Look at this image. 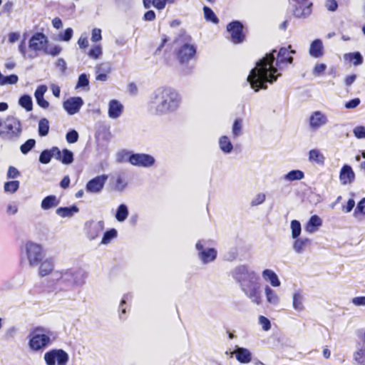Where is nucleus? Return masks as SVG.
Instances as JSON below:
<instances>
[{
    "label": "nucleus",
    "mask_w": 365,
    "mask_h": 365,
    "mask_svg": "<svg viewBox=\"0 0 365 365\" xmlns=\"http://www.w3.org/2000/svg\"><path fill=\"white\" fill-rule=\"evenodd\" d=\"M296 51L288 47H282L278 51L273 49L256 62L247 78V83L255 92L266 90L267 83L272 84L281 76V72L293 62L292 55Z\"/></svg>",
    "instance_id": "f257e3e1"
},
{
    "label": "nucleus",
    "mask_w": 365,
    "mask_h": 365,
    "mask_svg": "<svg viewBox=\"0 0 365 365\" xmlns=\"http://www.w3.org/2000/svg\"><path fill=\"white\" fill-rule=\"evenodd\" d=\"M180 103L181 97L175 89L159 87L150 94L148 109L153 115H163L176 111Z\"/></svg>",
    "instance_id": "f03ea898"
},
{
    "label": "nucleus",
    "mask_w": 365,
    "mask_h": 365,
    "mask_svg": "<svg viewBox=\"0 0 365 365\" xmlns=\"http://www.w3.org/2000/svg\"><path fill=\"white\" fill-rule=\"evenodd\" d=\"M232 276L252 302L257 305L262 304L260 278L254 270L250 269L247 265H240L234 269Z\"/></svg>",
    "instance_id": "7ed1b4c3"
},
{
    "label": "nucleus",
    "mask_w": 365,
    "mask_h": 365,
    "mask_svg": "<svg viewBox=\"0 0 365 365\" xmlns=\"http://www.w3.org/2000/svg\"><path fill=\"white\" fill-rule=\"evenodd\" d=\"M56 280L53 291L69 290L73 287L83 286L87 278L86 272L81 268L72 267L61 272H56L52 275Z\"/></svg>",
    "instance_id": "20e7f679"
},
{
    "label": "nucleus",
    "mask_w": 365,
    "mask_h": 365,
    "mask_svg": "<svg viewBox=\"0 0 365 365\" xmlns=\"http://www.w3.org/2000/svg\"><path fill=\"white\" fill-rule=\"evenodd\" d=\"M23 132L21 121L12 115L0 118V139L5 142H17Z\"/></svg>",
    "instance_id": "39448f33"
},
{
    "label": "nucleus",
    "mask_w": 365,
    "mask_h": 365,
    "mask_svg": "<svg viewBox=\"0 0 365 365\" xmlns=\"http://www.w3.org/2000/svg\"><path fill=\"white\" fill-rule=\"evenodd\" d=\"M53 332L42 327H36L29 335V346L34 351L46 349L51 342Z\"/></svg>",
    "instance_id": "423d86ee"
},
{
    "label": "nucleus",
    "mask_w": 365,
    "mask_h": 365,
    "mask_svg": "<svg viewBox=\"0 0 365 365\" xmlns=\"http://www.w3.org/2000/svg\"><path fill=\"white\" fill-rule=\"evenodd\" d=\"M211 240H200L195 244L197 257L203 264L214 262L217 256V251L213 247H207L213 244Z\"/></svg>",
    "instance_id": "0eeeda50"
},
{
    "label": "nucleus",
    "mask_w": 365,
    "mask_h": 365,
    "mask_svg": "<svg viewBox=\"0 0 365 365\" xmlns=\"http://www.w3.org/2000/svg\"><path fill=\"white\" fill-rule=\"evenodd\" d=\"M44 254L42 247L34 242H29L26 244L24 251L21 253V262L26 257L31 267L37 266L43 259Z\"/></svg>",
    "instance_id": "6e6552de"
},
{
    "label": "nucleus",
    "mask_w": 365,
    "mask_h": 365,
    "mask_svg": "<svg viewBox=\"0 0 365 365\" xmlns=\"http://www.w3.org/2000/svg\"><path fill=\"white\" fill-rule=\"evenodd\" d=\"M44 359L47 365H56V363L58 365H66L69 360V356L61 349H52L44 354Z\"/></svg>",
    "instance_id": "1a4fd4ad"
},
{
    "label": "nucleus",
    "mask_w": 365,
    "mask_h": 365,
    "mask_svg": "<svg viewBox=\"0 0 365 365\" xmlns=\"http://www.w3.org/2000/svg\"><path fill=\"white\" fill-rule=\"evenodd\" d=\"M197 53L195 44L184 43L175 51L177 59L181 64L187 63L193 59Z\"/></svg>",
    "instance_id": "9d476101"
},
{
    "label": "nucleus",
    "mask_w": 365,
    "mask_h": 365,
    "mask_svg": "<svg viewBox=\"0 0 365 365\" xmlns=\"http://www.w3.org/2000/svg\"><path fill=\"white\" fill-rule=\"evenodd\" d=\"M243 24L241 21L235 20L227 25V31L230 34L231 41L235 44L242 43L245 39L243 33Z\"/></svg>",
    "instance_id": "9b49d317"
},
{
    "label": "nucleus",
    "mask_w": 365,
    "mask_h": 365,
    "mask_svg": "<svg viewBox=\"0 0 365 365\" xmlns=\"http://www.w3.org/2000/svg\"><path fill=\"white\" fill-rule=\"evenodd\" d=\"M48 40L47 36L42 32H36L31 36L29 41V48L34 53L43 51L46 48Z\"/></svg>",
    "instance_id": "f8f14e48"
},
{
    "label": "nucleus",
    "mask_w": 365,
    "mask_h": 365,
    "mask_svg": "<svg viewBox=\"0 0 365 365\" xmlns=\"http://www.w3.org/2000/svg\"><path fill=\"white\" fill-rule=\"evenodd\" d=\"M128 162L135 166L149 168L155 164V160L149 154L132 153L128 158Z\"/></svg>",
    "instance_id": "ddd939ff"
},
{
    "label": "nucleus",
    "mask_w": 365,
    "mask_h": 365,
    "mask_svg": "<svg viewBox=\"0 0 365 365\" xmlns=\"http://www.w3.org/2000/svg\"><path fill=\"white\" fill-rule=\"evenodd\" d=\"M295 2L293 15L296 18H306L312 13V3L309 0H293Z\"/></svg>",
    "instance_id": "4468645a"
},
{
    "label": "nucleus",
    "mask_w": 365,
    "mask_h": 365,
    "mask_svg": "<svg viewBox=\"0 0 365 365\" xmlns=\"http://www.w3.org/2000/svg\"><path fill=\"white\" fill-rule=\"evenodd\" d=\"M108 180V175L103 174L91 179L86 185V190L90 193H100Z\"/></svg>",
    "instance_id": "2eb2a0df"
},
{
    "label": "nucleus",
    "mask_w": 365,
    "mask_h": 365,
    "mask_svg": "<svg viewBox=\"0 0 365 365\" xmlns=\"http://www.w3.org/2000/svg\"><path fill=\"white\" fill-rule=\"evenodd\" d=\"M328 123L327 116L320 110H316L311 113L309 118V125L312 130H318Z\"/></svg>",
    "instance_id": "dca6fc26"
},
{
    "label": "nucleus",
    "mask_w": 365,
    "mask_h": 365,
    "mask_svg": "<svg viewBox=\"0 0 365 365\" xmlns=\"http://www.w3.org/2000/svg\"><path fill=\"white\" fill-rule=\"evenodd\" d=\"M85 227L87 237L90 240H93L96 239L104 230V222L103 220L98 222L91 220L86 222Z\"/></svg>",
    "instance_id": "f3484780"
},
{
    "label": "nucleus",
    "mask_w": 365,
    "mask_h": 365,
    "mask_svg": "<svg viewBox=\"0 0 365 365\" xmlns=\"http://www.w3.org/2000/svg\"><path fill=\"white\" fill-rule=\"evenodd\" d=\"M84 102L81 97H71L63 103V108L68 115L77 113L83 106Z\"/></svg>",
    "instance_id": "a211bd4d"
},
{
    "label": "nucleus",
    "mask_w": 365,
    "mask_h": 365,
    "mask_svg": "<svg viewBox=\"0 0 365 365\" xmlns=\"http://www.w3.org/2000/svg\"><path fill=\"white\" fill-rule=\"evenodd\" d=\"M133 294L131 293H125L123 294L118 307V317L122 322L127 319V314L130 312V305L128 302H131Z\"/></svg>",
    "instance_id": "6ab92c4d"
},
{
    "label": "nucleus",
    "mask_w": 365,
    "mask_h": 365,
    "mask_svg": "<svg viewBox=\"0 0 365 365\" xmlns=\"http://www.w3.org/2000/svg\"><path fill=\"white\" fill-rule=\"evenodd\" d=\"M339 180L344 185L351 184L354 181L355 173L349 165L345 164L342 166L339 173Z\"/></svg>",
    "instance_id": "aec40b11"
},
{
    "label": "nucleus",
    "mask_w": 365,
    "mask_h": 365,
    "mask_svg": "<svg viewBox=\"0 0 365 365\" xmlns=\"http://www.w3.org/2000/svg\"><path fill=\"white\" fill-rule=\"evenodd\" d=\"M232 354L241 364H248L252 361V354L247 348L236 346Z\"/></svg>",
    "instance_id": "412c9836"
},
{
    "label": "nucleus",
    "mask_w": 365,
    "mask_h": 365,
    "mask_svg": "<svg viewBox=\"0 0 365 365\" xmlns=\"http://www.w3.org/2000/svg\"><path fill=\"white\" fill-rule=\"evenodd\" d=\"M47 91V86L46 85H40L37 87L34 92V97L36 101V103L38 106L42 108H48L49 106V103L46 101L43 96L45 93Z\"/></svg>",
    "instance_id": "4be33fe9"
},
{
    "label": "nucleus",
    "mask_w": 365,
    "mask_h": 365,
    "mask_svg": "<svg viewBox=\"0 0 365 365\" xmlns=\"http://www.w3.org/2000/svg\"><path fill=\"white\" fill-rule=\"evenodd\" d=\"M123 105L115 99L110 101L108 103V116L112 119H116L120 116L123 113Z\"/></svg>",
    "instance_id": "5701e85b"
},
{
    "label": "nucleus",
    "mask_w": 365,
    "mask_h": 365,
    "mask_svg": "<svg viewBox=\"0 0 365 365\" xmlns=\"http://www.w3.org/2000/svg\"><path fill=\"white\" fill-rule=\"evenodd\" d=\"M322 220L318 215H312L304 226V230L308 233H314L322 226Z\"/></svg>",
    "instance_id": "b1692460"
},
{
    "label": "nucleus",
    "mask_w": 365,
    "mask_h": 365,
    "mask_svg": "<svg viewBox=\"0 0 365 365\" xmlns=\"http://www.w3.org/2000/svg\"><path fill=\"white\" fill-rule=\"evenodd\" d=\"M309 54L314 58H319L324 54V46L321 39L314 40L310 45Z\"/></svg>",
    "instance_id": "393cba45"
},
{
    "label": "nucleus",
    "mask_w": 365,
    "mask_h": 365,
    "mask_svg": "<svg viewBox=\"0 0 365 365\" xmlns=\"http://www.w3.org/2000/svg\"><path fill=\"white\" fill-rule=\"evenodd\" d=\"M128 185V182L123 173H118L115 178L113 189L116 192H123Z\"/></svg>",
    "instance_id": "a878e982"
},
{
    "label": "nucleus",
    "mask_w": 365,
    "mask_h": 365,
    "mask_svg": "<svg viewBox=\"0 0 365 365\" xmlns=\"http://www.w3.org/2000/svg\"><path fill=\"white\" fill-rule=\"evenodd\" d=\"M262 275L263 279L267 282H269L272 287H277L280 286L281 282L279 277L273 270L266 269L263 270Z\"/></svg>",
    "instance_id": "bb28decb"
},
{
    "label": "nucleus",
    "mask_w": 365,
    "mask_h": 365,
    "mask_svg": "<svg viewBox=\"0 0 365 365\" xmlns=\"http://www.w3.org/2000/svg\"><path fill=\"white\" fill-rule=\"evenodd\" d=\"M294 242L293 243V250L297 253L301 254L302 253L305 248L307 246L311 245L312 240L307 237H302V238H297L294 239Z\"/></svg>",
    "instance_id": "cd10ccee"
},
{
    "label": "nucleus",
    "mask_w": 365,
    "mask_h": 365,
    "mask_svg": "<svg viewBox=\"0 0 365 365\" xmlns=\"http://www.w3.org/2000/svg\"><path fill=\"white\" fill-rule=\"evenodd\" d=\"M345 61L352 63L355 66H360L363 63L364 58L359 51H354L345 53L344 55Z\"/></svg>",
    "instance_id": "c85d7f7f"
},
{
    "label": "nucleus",
    "mask_w": 365,
    "mask_h": 365,
    "mask_svg": "<svg viewBox=\"0 0 365 365\" xmlns=\"http://www.w3.org/2000/svg\"><path fill=\"white\" fill-rule=\"evenodd\" d=\"M78 211V207L76 205H73L69 207H60L56 209V213L61 217H71Z\"/></svg>",
    "instance_id": "c756f323"
},
{
    "label": "nucleus",
    "mask_w": 365,
    "mask_h": 365,
    "mask_svg": "<svg viewBox=\"0 0 365 365\" xmlns=\"http://www.w3.org/2000/svg\"><path fill=\"white\" fill-rule=\"evenodd\" d=\"M60 201L57 199L56 195H50L45 197L41 203V207L43 210H48L53 207H56L59 204Z\"/></svg>",
    "instance_id": "7c9ffc66"
},
{
    "label": "nucleus",
    "mask_w": 365,
    "mask_h": 365,
    "mask_svg": "<svg viewBox=\"0 0 365 365\" xmlns=\"http://www.w3.org/2000/svg\"><path fill=\"white\" fill-rule=\"evenodd\" d=\"M219 147L225 154H230L233 150V145L227 135H222L219 138Z\"/></svg>",
    "instance_id": "2f4dec72"
},
{
    "label": "nucleus",
    "mask_w": 365,
    "mask_h": 365,
    "mask_svg": "<svg viewBox=\"0 0 365 365\" xmlns=\"http://www.w3.org/2000/svg\"><path fill=\"white\" fill-rule=\"evenodd\" d=\"M267 302L272 305H277L279 303V297L274 290L267 285L264 288Z\"/></svg>",
    "instance_id": "473e14b6"
},
{
    "label": "nucleus",
    "mask_w": 365,
    "mask_h": 365,
    "mask_svg": "<svg viewBox=\"0 0 365 365\" xmlns=\"http://www.w3.org/2000/svg\"><path fill=\"white\" fill-rule=\"evenodd\" d=\"M129 215L128 207L125 204H120L118 206L115 217L118 222H124Z\"/></svg>",
    "instance_id": "72a5a7b5"
},
{
    "label": "nucleus",
    "mask_w": 365,
    "mask_h": 365,
    "mask_svg": "<svg viewBox=\"0 0 365 365\" xmlns=\"http://www.w3.org/2000/svg\"><path fill=\"white\" fill-rule=\"evenodd\" d=\"M309 160L322 165L324 164L325 158L318 149H312L309 152Z\"/></svg>",
    "instance_id": "f704fd0d"
},
{
    "label": "nucleus",
    "mask_w": 365,
    "mask_h": 365,
    "mask_svg": "<svg viewBox=\"0 0 365 365\" xmlns=\"http://www.w3.org/2000/svg\"><path fill=\"white\" fill-rule=\"evenodd\" d=\"M304 297L299 292H295L293 294L292 306L297 312H302L304 309L303 304Z\"/></svg>",
    "instance_id": "c9c22d12"
},
{
    "label": "nucleus",
    "mask_w": 365,
    "mask_h": 365,
    "mask_svg": "<svg viewBox=\"0 0 365 365\" xmlns=\"http://www.w3.org/2000/svg\"><path fill=\"white\" fill-rule=\"evenodd\" d=\"M53 269V261L52 259H46L43 261L39 267V274L46 276Z\"/></svg>",
    "instance_id": "e433bc0d"
},
{
    "label": "nucleus",
    "mask_w": 365,
    "mask_h": 365,
    "mask_svg": "<svg viewBox=\"0 0 365 365\" xmlns=\"http://www.w3.org/2000/svg\"><path fill=\"white\" fill-rule=\"evenodd\" d=\"M243 120L240 118H236L232 126V134L233 138H237L242 135Z\"/></svg>",
    "instance_id": "4c0bfd02"
},
{
    "label": "nucleus",
    "mask_w": 365,
    "mask_h": 365,
    "mask_svg": "<svg viewBox=\"0 0 365 365\" xmlns=\"http://www.w3.org/2000/svg\"><path fill=\"white\" fill-rule=\"evenodd\" d=\"M19 104L26 111H31L33 108L32 98L28 94H24L19 98Z\"/></svg>",
    "instance_id": "58836bf2"
},
{
    "label": "nucleus",
    "mask_w": 365,
    "mask_h": 365,
    "mask_svg": "<svg viewBox=\"0 0 365 365\" xmlns=\"http://www.w3.org/2000/svg\"><path fill=\"white\" fill-rule=\"evenodd\" d=\"M203 12H204V17L205 19L208 21L211 22L215 24H217L219 23V19L215 14V12L210 9V7L207 6H203Z\"/></svg>",
    "instance_id": "ea45409f"
},
{
    "label": "nucleus",
    "mask_w": 365,
    "mask_h": 365,
    "mask_svg": "<svg viewBox=\"0 0 365 365\" xmlns=\"http://www.w3.org/2000/svg\"><path fill=\"white\" fill-rule=\"evenodd\" d=\"M304 174L302 170H292L284 175L283 178L288 181L300 180L303 179Z\"/></svg>",
    "instance_id": "a19ab883"
},
{
    "label": "nucleus",
    "mask_w": 365,
    "mask_h": 365,
    "mask_svg": "<svg viewBox=\"0 0 365 365\" xmlns=\"http://www.w3.org/2000/svg\"><path fill=\"white\" fill-rule=\"evenodd\" d=\"M118 236V232L115 228L109 229L103 233L101 244L108 245Z\"/></svg>",
    "instance_id": "79ce46f5"
},
{
    "label": "nucleus",
    "mask_w": 365,
    "mask_h": 365,
    "mask_svg": "<svg viewBox=\"0 0 365 365\" xmlns=\"http://www.w3.org/2000/svg\"><path fill=\"white\" fill-rule=\"evenodd\" d=\"M49 132V121L47 118H43L38 121V133L41 137H44Z\"/></svg>",
    "instance_id": "37998d69"
},
{
    "label": "nucleus",
    "mask_w": 365,
    "mask_h": 365,
    "mask_svg": "<svg viewBox=\"0 0 365 365\" xmlns=\"http://www.w3.org/2000/svg\"><path fill=\"white\" fill-rule=\"evenodd\" d=\"M73 153L67 148H63L62 150L61 163L64 165H71L73 162Z\"/></svg>",
    "instance_id": "c03bdc74"
},
{
    "label": "nucleus",
    "mask_w": 365,
    "mask_h": 365,
    "mask_svg": "<svg viewBox=\"0 0 365 365\" xmlns=\"http://www.w3.org/2000/svg\"><path fill=\"white\" fill-rule=\"evenodd\" d=\"M290 227L292 230V237L297 239L300 236L302 232L301 223L297 220H293L291 221Z\"/></svg>",
    "instance_id": "a18cd8bd"
},
{
    "label": "nucleus",
    "mask_w": 365,
    "mask_h": 365,
    "mask_svg": "<svg viewBox=\"0 0 365 365\" xmlns=\"http://www.w3.org/2000/svg\"><path fill=\"white\" fill-rule=\"evenodd\" d=\"M35 139L30 138L26 140L21 146L20 150L22 154L26 155L28 154L33 148H34L36 145Z\"/></svg>",
    "instance_id": "49530a36"
},
{
    "label": "nucleus",
    "mask_w": 365,
    "mask_h": 365,
    "mask_svg": "<svg viewBox=\"0 0 365 365\" xmlns=\"http://www.w3.org/2000/svg\"><path fill=\"white\" fill-rule=\"evenodd\" d=\"M19 51L24 58H29L30 59H33L38 56L37 53H30L29 54L26 53V36H24V39L20 42V43L19 45Z\"/></svg>",
    "instance_id": "de8ad7c7"
},
{
    "label": "nucleus",
    "mask_w": 365,
    "mask_h": 365,
    "mask_svg": "<svg viewBox=\"0 0 365 365\" xmlns=\"http://www.w3.org/2000/svg\"><path fill=\"white\" fill-rule=\"evenodd\" d=\"M52 154L53 153H51V149H45L42 150L39 155L38 161L41 164H48L53 158Z\"/></svg>",
    "instance_id": "09e8293b"
},
{
    "label": "nucleus",
    "mask_w": 365,
    "mask_h": 365,
    "mask_svg": "<svg viewBox=\"0 0 365 365\" xmlns=\"http://www.w3.org/2000/svg\"><path fill=\"white\" fill-rule=\"evenodd\" d=\"M19 81V77L16 74H11L9 76H4L0 78V85L4 86L6 84L14 85L16 84Z\"/></svg>",
    "instance_id": "8fccbe9b"
},
{
    "label": "nucleus",
    "mask_w": 365,
    "mask_h": 365,
    "mask_svg": "<svg viewBox=\"0 0 365 365\" xmlns=\"http://www.w3.org/2000/svg\"><path fill=\"white\" fill-rule=\"evenodd\" d=\"M19 181L12 180L8 181L4 183V190L6 192L14 193L19 187Z\"/></svg>",
    "instance_id": "3c124183"
},
{
    "label": "nucleus",
    "mask_w": 365,
    "mask_h": 365,
    "mask_svg": "<svg viewBox=\"0 0 365 365\" xmlns=\"http://www.w3.org/2000/svg\"><path fill=\"white\" fill-rule=\"evenodd\" d=\"M354 359L358 365H365V348L361 347L354 354Z\"/></svg>",
    "instance_id": "603ef678"
},
{
    "label": "nucleus",
    "mask_w": 365,
    "mask_h": 365,
    "mask_svg": "<svg viewBox=\"0 0 365 365\" xmlns=\"http://www.w3.org/2000/svg\"><path fill=\"white\" fill-rule=\"evenodd\" d=\"M102 48L100 45L93 46L88 51V56L93 59H98L102 55Z\"/></svg>",
    "instance_id": "864d4df0"
},
{
    "label": "nucleus",
    "mask_w": 365,
    "mask_h": 365,
    "mask_svg": "<svg viewBox=\"0 0 365 365\" xmlns=\"http://www.w3.org/2000/svg\"><path fill=\"white\" fill-rule=\"evenodd\" d=\"M89 85V80L88 78V76L86 73H81L78 78V81L76 86V89L80 88H86L88 87Z\"/></svg>",
    "instance_id": "5fc2aeb1"
},
{
    "label": "nucleus",
    "mask_w": 365,
    "mask_h": 365,
    "mask_svg": "<svg viewBox=\"0 0 365 365\" xmlns=\"http://www.w3.org/2000/svg\"><path fill=\"white\" fill-rule=\"evenodd\" d=\"M78 133L74 129H71L66 135V140L68 143H75L78 141Z\"/></svg>",
    "instance_id": "6e6d98bb"
},
{
    "label": "nucleus",
    "mask_w": 365,
    "mask_h": 365,
    "mask_svg": "<svg viewBox=\"0 0 365 365\" xmlns=\"http://www.w3.org/2000/svg\"><path fill=\"white\" fill-rule=\"evenodd\" d=\"M73 34V31L71 28H67L63 33L58 36V39L61 41H69Z\"/></svg>",
    "instance_id": "4d7b16f0"
},
{
    "label": "nucleus",
    "mask_w": 365,
    "mask_h": 365,
    "mask_svg": "<svg viewBox=\"0 0 365 365\" xmlns=\"http://www.w3.org/2000/svg\"><path fill=\"white\" fill-rule=\"evenodd\" d=\"M259 324L262 326V329L265 331H267L271 329V322L264 316L260 315L259 317Z\"/></svg>",
    "instance_id": "13d9d810"
},
{
    "label": "nucleus",
    "mask_w": 365,
    "mask_h": 365,
    "mask_svg": "<svg viewBox=\"0 0 365 365\" xmlns=\"http://www.w3.org/2000/svg\"><path fill=\"white\" fill-rule=\"evenodd\" d=\"M358 214L365 215V197L362 198L357 204L354 210V215L356 217Z\"/></svg>",
    "instance_id": "bf43d9fd"
},
{
    "label": "nucleus",
    "mask_w": 365,
    "mask_h": 365,
    "mask_svg": "<svg viewBox=\"0 0 365 365\" xmlns=\"http://www.w3.org/2000/svg\"><path fill=\"white\" fill-rule=\"evenodd\" d=\"M266 196L264 193H259L252 200L250 205L255 207L261 205L264 202Z\"/></svg>",
    "instance_id": "052dcab7"
},
{
    "label": "nucleus",
    "mask_w": 365,
    "mask_h": 365,
    "mask_svg": "<svg viewBox=\"0 0 365 365\" xmlns=\"http://www.w3.org/2000/svg\"><path fill=\"white\" fill-rule=\"evenodd\" d=\"M353 133L358 139L365 138V127L363 125L356 126L353 130Z\"/></svg>",
    "instance_id": "680f3d73"
},
{
    "label": "nucleus",
    "mask_w": 365,
    "mask_h": 365,
    "mask_svg": "<svg viewBox=\"0 0 365 365\" xmlns=\"http://www.w3.org/2000/svg\"><path fill=\"white\" fill-rule=\"evenodd\" d=\"M61 51V48L59 46H54L53 48L48 49L47 47L44 48V53L49 54L52 56H58Z\"/></svg>",
    "instance_id": "e2e57ef3"
},
{
    "label": "nucleus",
    "mask_w": 365,
    "mask_h": 365,
    "mask_svg": "<svg viewBox=\"0 0 365 365\" xmlns=\"http://www.w3.org/2000/svg\"><path fill=\"white\" fill-rule=\"evenodd\" d=\"M237 250L236 248H233L225 255L224 259L226 261L232 262L237 258Z\"/></svg>",
    "instance_id": "0e129e2a"
},
{
    "label": "nucleus",
    "mask_w": 365,
    "mask_h": 365,
    "mask_svg": "<svg viewBox=\"0 0 365 365\" xmlns=\"http://www.w3.org/2000/svg\"><path fill=\"white\" fill-rule=\"evenodd\" d=\"M361 103V100L359 98H354L347 101L344 106L347 109H352L356 108Z\"/></svg>",
    "instance_id": "69168bd1"
},
{
    "label": "nucleus",
    "mask_w": 365,
    "mask_h": 365,
    "mask_svg": "<svg viewBox=\"0 0 365 365\" xmlns=\"http://www.w3.org/2000/svg\"><path fill=\"white\" fill-rule=\"evenodd\" d=\"M102 39L101 30L100 29L95 28L92 30L91 41L93 42H98Z\"/></svg>",
    "instance_id": "338daca9"
},
{
    "label": "nucleus",
    "mask_w": 365,
    "mask_h": 365,
    "mask_svg": "<svg viewBox=\"0 0 365 365\" xmlns=\"http://www.w3.org/2000/svg\"><path fill=\"white\" fill-rule=\"evenodd\" d=\"M326 68H327L326 64L318 63L314 66V68L313 69V73L316 76H320L325 71Z\"/></svg>",
    "instance_id": "774afa93"
}]
</instances>
